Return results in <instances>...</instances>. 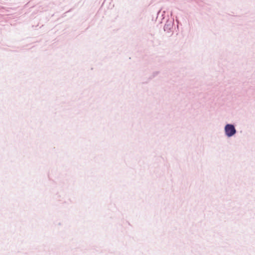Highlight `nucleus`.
Masks as SVG:
<instances>
[{"instance_id":"f257e3e1","label":"nucleus","mask_w":255,"mask_h":255,"mask_svg":"<svg viewBox=\"0 0 255 255\" xmlns=\"http://www.w3.org/2000/svg\"><path fill=\"white\" fill-rule=\"evenodd\" d=\"M226 134L228 136H231L236 133V129L233 125H227L225 128Z\"/></svg>"}]
</instances>
